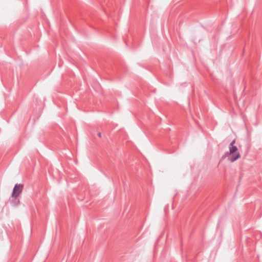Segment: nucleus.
<instances>
[{
    "label": "nucleus",
    "mask_w": 262,
    "mask_h": 262,
    "mask_svg": "<svg viewBox=\"0 0 262 262\" xmlns=\"http://www.w3.org/2000/svg\"><path fill=\"white\" fill-rule=\"evenodd\" d=\"M235 142V141L233 140L230 143L229 146V151L227 152L224 156V157H227L228 160L231 162H233L241 157L238 148L234 145Z\"/></svg>",
    "instance_id": "1"
},
{
    "label": "nucleus",
    "mask_w": 262,
    "mask_h": 262,
    "mask_svg": "<svg viewBox=\"0 0 262 262\" xmlns=\"http://www.w3.org/2000/svg\"><path fill=\"white\" fill-rule=\"evenodd\" d=\"M23 188V185L22 184H16L14 187L12 194V196L15 198H17L21 192Z\"/></svg>",
    "instance_id": "2"
},
{
    "label": "nucleus",
    "mask_w": 262,
    "mask_h": 262,
    "mask_svg": "<svg viewBox=\"0 0 262 262\" xmlns=\"http://www.w3.org/2000/svg\"><path fill=\"white\" fill-rule=\"evenodd\" d=\"M98 136H99V137H100V136H101L100 133H99V134H98Z\"/></svg>",
    "instance_id": "3"
}]
</instances>
